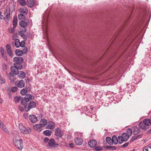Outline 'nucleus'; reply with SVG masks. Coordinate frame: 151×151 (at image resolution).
I'll return each mask as SVG.
<instances>
[{"mask_svg":"<svg viewBox=\"0 0 151 151\" xmlns=\"http://www.w3.org/2000/svg\"><path fill=\"white\" fill-rule=\"evenodd\" d=\"M151 125V118L150 119H145L143 121L140 122L138 124L139 128L142 129L146 131Z\"/></svg>","mask_w":151,"mask_h":151,"instance_id":"obj_1","label":"nucleus"},{"mask_svg":"<svg viewBox=\"0 0 151 151\" xmlns=\"http://www.w3.org/2000/svg\"><path fill=\"white\" fill-rule=\"evenodd\" d=\"M13 143L14 146L19 150H21L23 148L22 145L23 144V141L22 139H17L16 138H14L13 139Z\"/></svg>","mask_w":151,"mask_h":151,"instance_id":"obj_2","label":"nucleus"},{"mask_svg":"<svg viewBox=\"0 0 151 151\" xmlns=\"http://www.w3.org/2000/svg\"><path fill=\"white\" fill-rule=\"evenodd\" d=\"M48 146L50 148H57L59 145L55 142V140L53 139H50L49 141Z\"/></svg>","mask_w":151,"mask_h":151,"instance_id":"obj_3","label":"nucleus"},{"mask_svg":"<svg viewBox=\"0 0 151 151\" xmlns=\"http://www.w3.org/2000/svg\"><path fill=\"white\" fill-rule=\"evenodd\" d=\"M32 96L29 94H27L24 97V99L21 100V103L23 105H25L26 102H28L32 99Z\"/></svg>","mask_w":151,"mask_h":151,"instance_id":"obj_4","label":"nucleus"},{"mask_svg":"<svg viewBox=\"0 0 151 151\" xmlns=\"http://www.w3.org/2000/svg\"><path fill=\"white\" fill-rule=\"evenodd\" d=\"M19 129L21 132L24 134H27L31 132V130L29 128V130H27V128L24 127L22 124L20 123L19 125Z\"/></svg>","mask_w":151,"mask_h":151,"instance_id":"obj_5","label":"nucleus"},{"mask_svg":"<svg viewBox=\"0 0 151 151\" xmlns=\"http://www.w3.org/2000/svg\"><path fill=\"white\" fill-rule=\"evenodd\" d=\"M27 47H24L23 50L17 49L15 51L16 55L18 56H21L23 54H25L27 52Z\"/></svg>","mask_w":151,"mask_h":151,"instance_id":"obj_6","label":"nucleus"},{"mask_svg":"<svg viewBox=\"0 0 151 151\" xmlns=\"http://www.w3.org/2000/svg\"><path fill=\"white\" fill-rule=\"evenodd\" d=\"M19 24L20 26L22 27L21 31L23 32H25L27 31L26 27L27 26V23L24 21H21L19 22Z\"/></svg>","mask_w":151,"mask_h":151,"instance_id":"obj_7","label":"nucleus"},{"mask_svg":"<svg viewBox=\"0 0 151 151\" xmlns=\"http://www.w3.org/2000/svg\"><path fill=\"white\" fill-rule=\"evenodd\" d=\"M63 133V132L59 127L57 128L55 130V135L58 138H61Z\"/></svg>","mask_w":151,"mask_h":151,"instance_id":"obj_8","label":"nucleus"},{"mask_svg":"<svg viewBox=\"0 0 151 151\" xmlns=\"http://www.w3.org/2000/svg\"><path fill=\"white\" fill-rule=\"evenodd\" d=\"M36 106V104L34 101H31L29 104L28 106L26 108L25 110L26 111H28L30 109L35 108Z\"/></svg>","mask_w":151,"mask_h":151,"instance_id":"obj_9","label":"nucleus"},{"mask_svg":"<svg viewBox=\"0 0 151 151\" xmlns=\"http://www.w3.org/2000/svg\"><path fill=\"white\" fill-rule=\"evenodd\" d=\"M14 60L15 62V64L20 65L23 62V59L21 57H15L14 58Z\"/></svg>","mask_w":151,"mask_h":151,"instance_id":"obj_10","label":"nucleus"},{"mask_svg":"<svg viewBox=\"0 0 151 151\" xmlns=\"http://www.w3.org/2000/svg\"><path fill=\"white\" fill-rule=\"evenodd\" d=\"M0 54L6 60H7L5 52L3 47H0Z\"/></svg>","mask_w":151,"mask_h":151,"instance_id":"obj_11","label":"nucleus"},{"mask_svg":"<svg viewBox=\"0 0 151 151\" xmlns=\"http://www.w3.org/2000/svg\"><path fill=\"white\" fill-rule=\"evenodd\" d=\"M19 12L21 14H22L25 15H26L28 13V9L26 7L21 8L19 9Z\"/></svg>","mask_w":151,"mask_h":151,"instance_id":"obj_12","label":"nucleus"},{"mask_svg":"<svg viewBox=\"0 0 151 151\" xmlns=\"http://www.w3.org/2000/svg\"><path fill=\"white\" fill-rule=\"evenodd\" d=\"M55 127V124L52 121H50L48 122L47 128L50 129H53Z\"/></svg>","mask_w":151,"mask_h":151,"instance_id":"obj_13","label":"nucleus"},{"mask_svg":"<svg viewBox=\"0 0 151 151\" xmlns=\"http://www.w3.org/2000/svg\"><path fill=\"white\" fill-rule=\"evenodd\" d=\"M29 118L30 120L32 123H35L38 120L37 116L34 115H30Z\"/></svg>","mask_w":151,"mask_h":151,"instance_id":"obj_14","label":"nucleus"},{"mask_svg":"<svg viewBox=\"0 0 151 151\" xmlns=\"http://www.w3.org/2000/svg\"><path fill=\"white\" fill-rule=\"evenodd\" d=\"M20 41L19 39H17L15 40L14 42H12V44L13 46L14 45L17 48H19L20 47Z\"/></svg>","mask_w":151,"mask_h":151,"instance_id":"obj_15","label":"nucleus"},{"mask_svg":"<svg viewBox=\"0 0 151 151\" xmlns=\"http://www.w3.org/2000/svg\"><path fill=\"white\" fill-rule=\"evenodd\" d=\"M0 127L7 134H9V132L7 129L4 123L0 120Z\"/></svg>","mask_w":151,"mask_h":151,"instance_id":"obj_16","label":"nucleus"},{"mask_svg":"<svg viewBox=\"0 0 151 151\" xmlns=\"http://www.w3.org/2000/svg\"><path fill=\"white\" fill-rule=\"evenodd\" d=\"M5 17H3L4 20H5L6 19L8 20L9 21L11 19L10 12L7 10L5 13Z\"/></svg>","mask_w":151,"mask_h":151,"instance_id":"obj_17","label":"nucleus"},{"mask_svg":"<svg viewBox=\"0 0 151 151\" xmlns=\"http://www.w3.org/2000/svg\"><path fill=\"white\" fill-rule=\"evenodd\" d=\"M88 144L91 147H95L96 145V142L94 140H91L88 142Z\"/></svg>","mask_w":151,"mask_h":151,"instance_id":"obj_18","label":"nucleus"},{"mask_svg":"<svg viewBox=\"0 0 151 151\" xmlns=\"http://www.w3.org/2000/svg\"><path fill=\"white\" fill-rule=\"evenodd\" d=\"M11 71L14 74L17 75L19 73V71L17 69L16 67L14 65L12 66L11 67Z\"/></svg>","mask_w":151,"mask_h":151,"instance_id":"obj_19","label":"nucleus"},{"mask_svg":"<svg viewBox=\"0 0 151 151\" xmlns=\"http://www.w3.org/2000/svg\"><path fill=\"white\" fill-rule=\"evenodd\" d=\"M75 142L76 145H79L82 144L83 140L81 138L77 137L75 139Z\"/></svg>","mask_w":151,"mask_h":151,"instance_id":"obj_20","label":"nucleus"},{"mask_svg":"<svg viewBox=\"0 0 151 151\" xmlns=\"http://www.w3.org/2000/svg\"><path fill=\"white\" fill-rule=\"evenodd\" d=\"M121 136L122 137L121 138L123 139V141L124 142L126 141L129 137L127 133H123Z\"/></svg>","mask_w":151,"mask_h":151,"instance_id":"obj_21","label":"nucleus"},{"mask_svg":"<svg viewBox=\"0 0 151 151\" xmlns=\"http://www.w3.org/2000/svg\"><path fill=\"white\" fill-rule=\"evenodd\" d=\"M47 124V120L45 119H42L40 120V124L42 127H44Z\"/></svg>","mask_w":151,"mask_h":151,"instance_id":"obj_22","label":"nucleus"},{"mask_svg":"<svg viewBox=\"0 0 151 151\" xmlns=\"http://www.w3.org/2000/svg\"><path fill=\"white\" fill-rule=\"evenodd\" d=\"M17 75L21 79H23L25 77V74L23 71H19Z\"/></svg>","mask_w":151,"mask_h":151,"instance_id":"obj_23","label":"nucleus"},{"mask_svg":"<svg viewBox=\"0 0 151 151\" xmlns=\"http://www.w3.org/2000/svg\"><path fill=\"white\" fill-rule=\"evenodd\" d=\"M133 133L134 134H137L140 132V130L137 127L134 126L133 127Z\"/></svg>","mask_w":151,"mask_h":151,"instance_id":"obj_24","label":"nucleus"},{"mask_svg":"<svg viewBox=\"0 0 151 151\" xmlns=\"http://www.w3.org/2000/svg\"><path fill=\"white\" fill-rule=\"evenodd\" d=\"M27 4L28 6L29 7H32L35 3L34 0H27Z\"/></svg>","mask_w":151,"mask_h":151,"instance_id":"obj_25","label":"nucleus"},{"mask_svg":"<svg viewBox=\"0 0 151 151\" xmlns=\"http://www.w3.org/2000/svg\"><path fill=\"white\" fill-rule=\"evenodd\" d=\"M9 77L10 80L12 82H14L16 79L15 76L11 73L9 74Z\"/></svg>","mask_w":151,"mask_h":151,"instance_id":"obj_26","label":"nucleus"},{"mask_svg":"<svg viewBox=\"0 0 151 151\" xmlns=\"http://www.w3.org/2000/svg\"><path fill=\"white\" fill-rule=\"evenodd\" d=\"M25 83L23 80H21L18 83L17 86L20 88H22L24 86Z\"/></svg>","mask_w":151,"mask_h":151,"instance_id":"obj_27","label":"nucleus"},{"mask_svg":"<svg viewBox=\"0 0 151 151\" xmlns=\"http://www.w3.org/2000/svg\"><path fill=\"white\" fill-rule=\"evenodd\" d=\"M41 127H41V126L40 124H37L34 126L33 128L35 130H39L40 131V129Z\"/></svg>","mask_w":151,"mask_h":151,"instance_id":"obj_28","label":"nucleus"},{"mask_svg":"<svg viewBox=\"0 0 151 151\" xmlns=\"http://www.w3.org/2000/svg\"><path fill=\"white\" fill-rule=\"evenodd\" d=\"M26 15L22 14H20L18 15V17L19 19L22 20V21L25 20L26 19Z\"/></svg>","mask_w":151,"mask_h":151,"instance_id":"obj_29","label":"nucleus"},{"mask_svg":"<svg viewBox=\"0 0 151 151\" xmlns=\"http://www.w3.org/2000/svg\"><path fill=\"white\" fill-rule=\"evenodd\" d=\"M111 139L112 141V142L113 144L114 143L115 145H116L117 144L118 140L116 136H113Z\"/></svg>","mask_w":151,"mask_h":151,"instance_id":"obj_30","label":"nucleus"},{"mask_svg":"<svg viewBox=\"0 0 151 151\" xmlns=\"http://www.w3.org/2000/svg\"><path fill=\"white\" fill-rule=\"evenodd\" d=\"M106 140L107 143L110 145H113L112 139L110 137H107L106 138Z\"/></svg>","mask_w":151,"mask_h":151,"instance_id":"obj_31","label":"nucleus"},{"mask_svg":"<svg viewBox=\"0 0 151 151\" xmlns=\"http://www.w3.org/2000/svg\"><path fill=\"white\" fill-rule=\"evenodd\" d=\"M52 132L51 131L49 130H46L43 132V134L47 136H50L52 134Z\"/></svg>","mask_w":151,"mask_h":151,"instance_id":"obj_32","label":"nucleus"},{"mask_svg":"<svg viewBox=\"0 0 151 151\" xmlns=\"http://www.w3.org/2000/svg\"><path fill=\"white\" fill-rule=\"evenodd\" d=\"M13 28L14 29L17 26V18H14L13 21Z\"/></svg>","mask_w":151,"mask_h":151,"instance_id":"obj_33","label":"nucleus"},{"mask_svg":"<svg viewBox=\"0 0 151 151\" xmlns=\"http://www.w3.org/2000/svg\"><path fill=\"white\" fill-rule=\"evenodd\" d=\"M20 5L22 6L26 5V2L24 0H17Z\"/></svg>","mask_w":151,"mask_h":151,"instance_id":"obj_34","label":"nucleus"},{"mask_svg":"<svg viewBox=\"0 0 151 151\" xmlns=\"http://www.w3.org/2000/svg\"><path fill=\"white\" fill-rule=\"evenodd\" d=\"M22 32L21 31L19 33V35L22 37L25 40H26L27 39V36L24 33H22Z\"/></svg>","mask_w":151,"mask_h":151,"instance_id":"obj_35","label":"nucleus"},{"mask_svg":"<svg viewBox=\"0 0 151 151\" xmlns=\"http://www.w3.org/2000/svg\"><path fill=\"white\" fill-rule=\"evenodd\" d=\"M22 95H25L27 93V88H23L20 91Z\"/></svg>","mask_w":151,"mask_h":151,"instance_id":"obj_36","label":"nucleus"},{"mask_svg":"<svg viewBox=\"0 0 151 151\" xmlns=\"http://www.w3.org/2000/svg\"><path fill=\"white\" fill-rule=\"evenodd\" d=\"M127 134L130 137L132 134V130L130 128H128L127 130Z\"/></svg>","mask_w":151,"mask_h":151,"instance_id":"obj_37","label":"nucleus"},{"mask_svg":"<svg viewBox=\"0 0 151 151\" xmlns=\"http://www.w3.org/2000/svg\"><path fill=\"white\" fill-rule=\"evenodd\" d=\"M21 99V98L19 96H16L14 98V101L16 102H19Z\"/></svg>","mask_w":151,"mask_h":151,"instance_id":"obj_38","label":"nucleus"},{"mask_svg":"<svg viewBox=\"0 0 151 151\" xmlns=\"http://www.w3.org/2000/svg\"><path fill=\"white\" fill-rule=\"evenodd\" d=\"M121 136H119L117 138L118 142L120 144H121L123 141V139Z\"/></svg>","mask_w":151,"mask_h":151,"instance_id":"obj_39","label":"nucleus"},{"mask_svg":"<svg viewBox=\"0 0 151 151\" xmlns=\"http://www.w3.org/2000/svg\"><path fill=\"white\" fill-rule=\"evenodd\" d=\"M14 65L17 68V69H21L22 68V65H18V64H14Z\"/></svg>","mask_w":151,"mask_h":151,"instance_id":"obj_40","label":"nucleus"},{"mask_svg":"<svg viewBox=\"0 0 151 151\" xmlns=\"http://www.w3.org/2000/svg\"><path fill=\"white\" fill-rule=\"evenodd\" d=\"M107 148L110 150H116V147L115 146H109L107 147Z\"/></svg>","mask_w":151,"mask_h":151,"instance_id":"obj_41","label":"nucleus"},{"mask_svg":"<svg viewBox=\"0 0 151 151\" xmlns=\"http://www.w3.org/2000/svg\"><path fill=\"white\" fill-rule=\"evenodd\" d=\"M6 49L7 51L12 50L10 45L9 44H7L6 45Z\"/></svg>","mask_w":151,"mask_h":151,"instance_id":"obj_42","label":"nucleus"},{"mask_svg":"<svg viewBox=\"0 0 151 151\" xmlns=\"http://www.w3.org/2000/svg\"><path fill=\"white\" fill-rule=\"evenodd\" d=\"M5 82V80L2 78L1 76L0 75V83L2 84L4 83Z\"/></svg>","mask_w":151,"mask_h":151,"instance_id":"obj_43","label":"nucleus"},{"mask_svg":"<svg viewBox=\"0 0 151 151\" xmlns=\"http://www.w3.org/2000/svg\"><path fill=\"white\" fill-rule=\"evenodd\" d=\"M25 45V42L24 41H22L21 42H20V46L22 47H24H24Z\"/></svg>","mask_w":151,"mask_h":151,"instance_id":"obj_44","label":"nucleus"},{"mask_svg":"<svg viewBox=\"0 0 151 151\" xmlns=\"http://www.w3.org/2000/svg\"><path fill=\"white\" fill-rule=\"evenodd\" d=\"M7 52L9 56L12 57L13 53L12 52V50L7 51Z\"/></svg>","mask_w":151,"mask_h":151,"instance_id":"obj_45","label":"nucleus"},{"mask_svg":"<svg viewBox=\"0 0 151 151\" xmlns=\"http://www.w3.org/2000/svg\"><path fill=\"white\" fill-rule=\"evenodd\" d=\"M95 149L96 151H100L102 150V147L100 146H96L95 147Z\"/></svg>","mask_w":151,"mask_h":151,"instance_id":"obj_46","label":"nucleus"},{"mask_svg":"<svg viewBox=\"0 0 151 151\" xmlns=\"http://www.w3.org/2000/svg\"><path fill=\"white\" fill-rule=\"evenodd\" d=\"M137 139V137L135 135L132 137V139L130 140L131 142H132Z\"/></svg>","mask_w":151,"mask_h":151,"instance_id":"obj_47","label":"nucleus"},{"mask_svg":"<svg viewBox=\"0 0 151 151\" xmlns=\"http://www.w3.org/2000/svg\"><path fill=\"white\" fill-rule=\"evenodd\" d=\"M17 90V87H14L12 88V91L13 92L16 91Z\"/></svg>","mask_w":151,"mask_h":151,"instance_id":"obj_48","label":"nucleus"},{"mask_svg":"<svg viewBox=\"0 0 151 151\" xmlns=\"http://www.w3.org/2000/svg\"><path fill=\"white\" fill-rule=\"evenodd\" d=\"M49 140H49V139L48 137H45L44 139V141L45 143H47V142L48 143Z\"/></svg>","mask_w":151,"mask_h":151,"instance_id":"obj_49","label":"nucleus"},{"mask_svg":"<svg viewBox=\"0 0 151 151\" xmlns=\"http://www.w3.org/2000/svg\"><path fill=\"white\" fill-rule=\"evenodd\" d=\"M83 111H85V112H88V109L87 108V107H86V106H84L83 107Z\"/></svg>","mask_w":151,"mask_h":151,"instance_id":"obj_50","label":"nucleus"},{"mask_svg":"<svg viewBox=\"0 0 151 151\" xmlns=\"http://www.w3.org/2000/svg\"><path fill=\"white\" fill-rule=\"evenodd\" d=\"M129 144V142H127L125 144H124L123 145H122V146L123 147H126Z\"/></svg>","mask_w":151,"mask_h":151,"instance_id":"obj_51","label":"nucleus"},{"mask_svg":"<svg viewBox=\"0 0 151 151\" xmlns=\"http://www.w3.org/2000/svg\"><path fill=\"white\" fill-rule=\"evenodd\" d=\"M18 109H19L21 111H22L24 110L22 106H19L18 107Z\"/></svg>","mask_w":151,"mask_h":151,"instance_id":"obj_52","label":"nucleus"},{"mask_svg":"<svg viewBox=\"0 0 151 151\" xmlns=\"http://www.w3.org/2000/svg\"><path fill=\"white\" fill-rule=\"evenodd\" d=\"M3 18V16L1 14V12L0 11V20Z\"/></svg>","mask_w":151,"mask_h":151,"instance_id":"obj_53","label":"nucleus"},{"mask_svg":"<svg viewBox=\"0 0 151 151\" xmlns=\"http://www.w3.org/2000/svg\"><path fill=\"white\" fill-rule=\"evenodd\" d=\"M129 39H128V38H127L126 40H125V42H124V43L123 44V45H124V44H126V43H127V42L128 41V40H129Z\"/></svg>","mask_w":151,"mask_h":151,"instance_id":"obj_54","label":"nucleus"},{"mask_svg":"<svg viewBox=\"0 0 151 151\" xmlns=\"http://www.w3.org/2000/svg\"><path fill=\"white\" fill-rule=\"evenodd\" d=\"M14 31V29L13 28V29H11L10 30H9V32L11 33H13Z\"/></svg>","mask_w":151,"mask_h":151,"instance_id":"obj_55","label":"nucleus"},{"mask_svg":"<svg viewBox=\"0 0 151 151\" xmlns=\"http://www.w3.org/2000/svg\"><path fill=\"white\" fill-rule=\"evenodd\" d=\"M147 148H148L147 147H145L144 149H143V151H148Z\"/></svg>","mask_w":151,"mask_h":151,"instance_id":"obj_56","label":"nucleus"},{"mask_svg":"<svg viewBox=\"0 0 151 151\" xmlns=\"http://www.w3.org/2000/svg\"><path fill=\"white\" fill-rule=\"evenodd\" d=\"M69 145L71 148L73 147V143H70L69 144Z\"/></svg>","mask_w":151,"mask_h":151,"instance_id":"obj_57","label":"nucleus"},{"mask_svg":"<svg viewBox=\"0 0 151 151\" xmlns=\"http://www.w3.org/2000/svg\"><path fill=\"white\" fill-rule=\"evenodd\" d=\"M135 136H136V137H137V139L139 138H141V135H136Z\"/></svg>","mask_w":151,"mask_h":151,"instance_id":"obj_58","label":"nucleus"},{"mask_svg":"<svg viewBox=\"0 0 151 151\" xmlns=\"http://www.w3.org/2000/svg\"><path fill=\"white\" fill-rule=\"evenodd\" d=\"M16 38V36L15 35H13L12 37V38L13 40H15V38Z\"/></svg>","mask_w":151,"mask_h":151,"instance_id":"obj_59","label":"nucleus"},{"mask_svg":"<svg viewBox=\"0 0 151 151\" xmlns=\"http://www.w3.org/2000/svg\"><path fill=\"white\" fill-rule=\"evenodd\" d=\"M148 147L149 148H150L151 149V145H148Z\"/></svg>","mask_w":151,"mask_h":151,"instance_id":"obj_60","label":"nucleus"},{"mask_svg":"<svg viewBox=\"0 0 151 151\" xmlns=\"http://www.w3.org/2000/svg\"><path fill=\"white\" fill-rule=\"evenodd\" d=\"M2 99L0 98V103H1Z\"/></svg>","mask_w":151,"mask_h":151,"instance_id":"obj_61","label":"nucleus"},{"mask_svg":"<svg viewBox=\"0 0 151 151\" xmlns=\"http://www.w3.org/2000/svg\"><path fill=\"white\" fill-rule=\"evenodd\" d=\"M149 132L150 133H151V129L149 130Z\"/></svg>","mask_w":151,"mask_h":151,"instance_id":"obj_62","label":"nucleus"},{"mask_svg":"<svg viewBox=\"0 0 151 151\" xmlns=\"http://www.w3.org/2000/svg\"><path fill=\"white\" fill-rule=\"evenodd\" d=\"M24 102H25V101H24L23 102V103H24Z\"/></svg>","mask_w":151,"mask_h":151,"instance_id":"obj_63","label":"nucleus"}]
</instances>
